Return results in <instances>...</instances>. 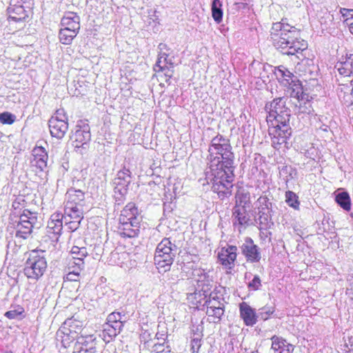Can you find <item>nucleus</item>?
<instances>
[{"label":"nucleus","instance_id":"1","mask_svg":"<svg viewBox=\"0 0 353 353\" xmlns=\"http://www.w3.org/2000/svg\"><path fill=\"white\" fill-rule=\"evenodd\" d=\"M208 152L205 180L208 184H212L213 192L223 199L232 194L234 154L230 141L222 135H217L212 139Z\"/></svg>","mask_w":353,"mask_h":353},{"label":"nucleus","instance_id":"2","mask_svg":"<svg viewBox=\"0 0 353 353\" xmlns=\"http://www.w3.org/2000/svg\"><path fill=\"white\" fill-rule=\"evenodd\" d=\"M270 38L273 46L282 54L288 56H296L301 59L302 52L307 49V42L301 39L300 30L294 26L281 22L272 24Z\"/></svg>","mask_w":353,"mask_h":353},{"label":"nucleus","instance_id":"3","mask_svg":"<svg viewBox=\"0 0 353 353\" xmlns=\"http://www.w3.org/2000/svg\"><path fill=\"white\" fill-rule=\"evenodd\" d=\"M177 251V246L170 239L164 238L157 245L154 261L159 272H165L170 270Z\"/></svg>","mask_w":353,"mask_h":353},{"label":"nucleus","instance_id":"4","mask_svg":"<svg viewBox=\"0 0 353 353\" xmlns=\"http://www.w3.org/2000/svg\"><path fill=\"white\" fill-rule=\"evenodd\" d=\"M47 269V261L45 256V251L32 250L25 263L23 269L24 274L28 278L39 280L45 273Z\"/></svg>","mask_w":353,"mask_h":353},{"label":"nucleus","instance_id":"5","mask_svg":"<svg viewBox=\"0 0 353 353\" xmlns=\"http://www.w3.org/2000/svg\"><path fill=\"white\" fill-rule=\"evenodd\" d=\"M288 99L278 97L267 103L265 110L268 112V122L285 123L289 122L291 117L290 110L286 106Z\"/></svg>","mask_w":353,"mask_h":353},{"label":"nucleus","instance_id":"6","mask_svg":"<svg viewBox=\"0 0 353 353\" xmlns=\"http://www.w3.org/2000/svg\"><path fill=\"white\" fill-rule=\"evenodd\" d=\"M334 68L339 72V77L336 75L337 81H343V79H348L346 83H339L340 86H343L341 92L344 90V93L350 94L353 90V54H350L344 61L336 63Z\"/></svg>","mask_w":353,"mask_h":353},{"label":"nucleus","instance_id":"7","mask_svg":"<svg viewBox=\"0 0 353 353\" xmlns=\"http://www.w3.org/2000/svg\"><path fill=\"white\" fill-rule=\"evenodd\" d=\"M131 181L132 176L129 169L124 167L117 172L112 184L114 186V196L118 204H120L124 200Z\"/></svg>","mask_w":353,"mask_h":353},{"label":"nucleus","instance_id":"8","mask_svg":"<svg viewBox=\"0 0 353 353\" xmlns=\"http://www.w3.org/2000/svg\"><path fill=\"white\" fill-rule=\"evenodd\" d=\"M272 127L269 130V134L272 139V145L279 149L282 144H286L288 139L292 135V128L289 122L277 123L272 122Z\"/></svg>","mask_w":353,"mask_h":353},{"label":"nucleus","instance_id":"9","mask_svg":"<svg viewBox=\"0 0 353 353\" xmlns=\"http://www.w3.org/2000/svg\"><path fill=\"white\" fill-rule=\"evenodd\" d=\"M80 322L73 320H66L57 332V337L61 338V341L64 347L70 345V343L76 339H77L78 332L81 328ZM78 343H77L76 345Z\"/></svg>","mask_w":353,"mask_h":353},{"label":"nucleus","instance_id":"10","mask_svg":"<svg viewBox=\"0 0 353 353\" xmlns=\"http://www.w3.org/2000/svg\"><path fill=\"white\" fill-rule=\"evenodd\" d=\"M295 88H292L291 97L294 98L296 101L294 102L295 105L294 112L296 114H310L312 111V105L308 99V94L303 92V88L298 81V83H294Z\"/></svg>","mask_w":353,"mask_h":353},{"label":"nucleus","instance_id":"11","mask_svg":"<svg viewBox=\"0 0 353 353\" xmlns=\"http://www.w3.org/2000/svg\"><path fill=\"white\" fill-rule=\"evenodd\" d=\"M37 216L28 210H24L19 216L17 226L16 236L23 239L31 234L33 227L37 223Z\"/></svg>","mask_w":353,"mask_h":353},{"label":"nucleus","instance_id":"12","mask_svg":"<svg viewBox=\"0 0 353 353\" xmlns=\"http://www.w3.org/2000/svg\"><path fill=\"white\" fill-rule=\"evenodd\" d=\"M211 296L212 294H210V299L206 300L204 304L207 307L206 314L210 319V322L219 323L224 314V305L223 303L214 297L211 299Z\"/></svg>","mask_w":353,"mask_h":353},{"label":"nucleus","instance_id":"13","mask_svg":"<svg viewBox=\"0 0 353 353\" xmlns=\"http://www.w3.org/2000/svg\"><path fill=\"white\" fill-rule=\"evenodd\" d=\"M71 139L75 148H82L83 150H86L88 145V143L91 139L89 125H77L75 132L72 135Z\"/></svg>","mask_w":353,"mask_h":353},{"label":"nucleus","instance_id":"14","mask_svg":"<svg viewBox=\"0 0 353 353\" xmlns=\"http://www.w3.org/2000/svg\"><path fill=\"white\" fill-rule=\"evenodd\" d=\"M232 225L240 233L247 228L250 221L245 207L236 205L232 210Z\"/></svg>","mask_w":353,"mask_h":353},{"label":"nucleus","instance_id":"15","mask_svg":"<svg viewBox=\"0 0 353 353\" xmlns=\"http://www.w3.org/2000/svg\"><path fill=\"white\" fill-rule=\"evenodd\" d=\"M240 248L247 261L256 263L261 260V256L259 248L254 243L251 238L247 237L245 239V242L240 246Z\"/></svg>","mask_w":353,"mask_h":353},{"label":"nucleus","instance_id":"16","mask_svg":"<svg viewBox=\"0 0 353 353\" xmlns=\"http://www.w3.org/2000/svg\"><path fill=\"white\" fill-rule=\"evenodd\" d=\"M237 248L234 245H228L221 249L218 253L220 263L226 269L231 270L234 265L236 259Z\"/></svg>","mask_w":353,"mask_h":353},{"label":"nucleus","instance_id":"17","mask_svg":"<svg viewBox=\"0 0 353 353\" xmlns=\"http://www.w3.org/2000/svg\"><path fill=\"white\" fill-rule=\"evenodd\" d=\"M8 13V21L19 23L23 22L29 17L30 10L24 8L23 6L17 4L16 6H11V1L10 6L7 9Z\"/></svg>","mask_w":353,"mask_h":353},{"label":"nucleus","instance_id":"18","mask_svg":"<svg viewBox=\"0 0 353 353\" xmlns=\"http://www.w3.org/2000/svg\"><path fill=\"white\" fill-rule=\"evenodd\" d=\"M32 159L30 161L32 166H34L43 171L47 167V161L48 159V153L46 149L41 146H36L32 151Z\"/></svg>","mask_w":353,"mask_h":353},{"label":"nucleus","instance_id":"19","mask_svg":"<svg viewBox=\"0 0 353 353\" xmlns=\"http://www.w3.org/2000/svg\"><path fill=\"white\" fill-rule=\"evenodd\" d=\"M140 221L135 219L134 221L119 222L118 229L121 236L128 238L137 236L140 231Z\"/></svg>","mask_w":353,"mask_h":353},{"label":"nucleus","instance_id":"20","mask_svg":"<svg viewBox=\"0 0 353 353\" xmlns=\"http://www.w3.org/2000/svg\"><path fill=\"white\" fill-rule=\"evenodd\" d=\"M240 316L247 326H253L257 322L258 314L254 309L245 302L239 304Z\"/></svg>","mask_w":353,"mask_h":353},{"label":"nucleus","instance_id":"21","mask_svg":"<svg viewBox=\"0 0 353 353\" xmlns=\"http://www.w3.org/2000/svg\"><path fill=\"white\" fill-rule=\"evenodd\" d=\"M48 125L52 137L61 139L68 130V123L65 121L50 119Z\"/></svg>","mask_w":353,"mask_h":353},{"label":"nucleus","instance_id":"22","mask_svg":"<svg viewBox=\"0 0 353 353\" xmlns=\"http://www.w3.org/2000/svg\"><path fill=\"white\" fill-rule=\"evenodd\" d=\"M61 26L63 28L79 33L80 30V17L75 12H66L61 19Z\"/></svg>","mask_w":353,"mask_h":353},{"label":"nucleus","instance_id":"23","mask_svg":"<svg viewBox=\"0 0 353 353\" xmlns=\"http://www.w3.org/2000/svg\"><path fill=\"white\" fill-rule=\"evenodd\" d=\"M194 276H198L196 279L197 288L199 291L203 292V295L206 297L211 290L210 281L209 276L202 269H196L193 272Z\"/></svg>","mask_w":353,"mask_h":353},{"label":"nucleus","instance_id":"24","mask_svg":"<svg viewBox=\"0 0 353 353\" xmlns=\"http://www.w3.org/2000/svg\"><path fill=\"white\" fill-rule=\"evenodd\" d=\"M63 215L61 213H54L48 222L47 232L49 234L60 235L63 229Z\"/></svg>","mask_w":353,"mask_h":353},{"label":"nucleus","instance_id":"25","mask_svg":"<svg viewBox=\"0 0 353 353\" xmlns=\"http://www.w3.org/2000/svg\"><path fill=\"white\" fill-rule=\"evenodd\" d=\"M84 199V192L81 190L70 188L65 194V204L83 207L85 203Z\"/></svg>","mask_w":353,"mask_h":353},{"label":"nucleus","instance_id":"26","mask_svg":"<svg viewBox=\"0 0 353 353\" xmlns=\"http://www.w3.org/2000/svg\"><path fill=\"white\" fill-rule=\"evenodd\" d=\"M138 219L141 221L138 208L134 203H128L125 208L121 210L119 216V222L130 221Z\"/></svg>","mask_w":353,"mask_h":353},{"label":"nucleus","instance_id":"27","mask_svg":"<svg viewBox=\"0 0 353 353\" xmlns=\"http://www.w3.org/2000/svg\"><path fill=\"white\" fill-rule=\"evenodd\" d=\"M83 207L80 205H71L70 204H65L63 219L64 221L79 220L83 219Z\"/></svg>","mask_w":353,"mask_h":353},{"label":"nucleus","instance_id":"28","mask_svg":"<svg viewBox=\"0 0 353 353\" xmlns=\"http://www.w3.org/2000/svg\"><path fill=\"white\" fill-rule=\"evenodd\" d=\"M260 230H267L273 225L270 212L259 210V217L255 220Z\"/></svg>","mask_w":353,"mask_h":353},{"label":"nucleus","instance_id":"29","mask_svg":"<svg viewBox=\"0 0 353 353\" xmlns=\"http://www.w3.org/2000/svg\"><path fill=\"white\" fill-rule=\"evenodd\" d=\"M122 328L118 326V324L114 325L106 323L103 330V340L109 343L121 332Z\"/></svg>","mask_w":353,"mask_h":353},{"label":"nucleus","instance_id":"30","mask_svg":"<svg viewBox=\"0 0 353 353\" xmlns=\"http://www.w3.org/2000/svg\"><path fill=\"white\" fill-rule=\"evenodd\" d=\"M77 343L74 353H96V348L92 345L88 347V342L85 337L79 336L77 339Z\"/></svg>","mask_w":353,"mask_h":353},{"label":"nucleus","instance_id":"31","mask_svg":"<svg viewBox=\"0 0 353 353\" xmlns=\"http://www.w3.org/2000/svg\"><path fill=\"white\" fill-rule=\"evenodd\" d=\"M275 74L279 79H281L283 81H286V83H284L285 85H290L292 83L294 82L293 80V78L294 77V74L283 65L278 67L275 72Z\"/></svg>","mask_w":353,"mask_h":353},{"label":"nucleus","instance_id":"32","mask_svg":"<svg viewBox=\"0 0 353 353\" xmlns=\"http://www.w3.org/2000/svg\"><path fill=\"white\" fill-rule=\"evenodd\" d=\"M335 200L344 210L349 211L351 209V200L347 192H342L336 194Z\"/></svg>","mask_w":353,"mask_h":353},{"label":"nucleus","instance_id":"33","mask_svg":"<svg viewBox=\"0 0 353 353\" xmlns=\"http://www.w3.org/2000/svg\"><path fill=\"white\" fill-rule=\"evenodd\" d=\"M78 33L61 28L59 32V39L61 43L64 45H70L72 40L77 37Z\"/></svg>","mask_w":353,"mask_h":353},{"label":"nucleus","instance_id":"34","mask_svg":"<svg viewBox=\"0 0 353 353\" xmlns=\"http://www.w3.org/2000/svg\"><path fill=\"white\" fill-rule=\"evenodd\" d=\"M222 3L220 0H213L212 3V15L214 20L219 23L223 19Z\"/></svg>","mask_w":353,"mask_h":353},{"label":"nucleus","instance_id":"35","mask_svg":"<svg viewBox=\"0 0 353 353\" xmlns=\"http://www.w3.org/2000/svg\"><path fill=\"white\" fill-rule=\"evenodd\" d=\"M272 340V346L271 348L274 350V353H278L281 350H285L287 345H289L290 343L287 342L286 340L283 339L282 337L277 336L276 335L273 336L271 338Z\"/></svg>","mask_w":353,"mask_h":353},{"label":"nucleus","instance_id":"36","mask_svg":"<svg viewBox=\"0 0 353 353\" xmlns=\"http://www.w3.org/2000/svg\"><path fill=\"white\" fill-rule=\"evenodd\" d=\"M70 252L72 258L70 261L73 262H77L78 259L83 261V259L88 255L87 249L85 247L73 246Z\"/></svg>","mask_w":353,"mask_h":353},{"label":"nucleus","instance_id":"37","mask_svg":"<svg viewBox=\"0 0 353 353\" xmlns=\"http://www.w3.org/2000/svg\"><path fill=\"white\" fill-rule=\"evenodd\" d=\"M285 202L290 207L294 210H298L299 208L300 202L299 197L292 191L288 190L285 192Z\"/></svg>","mask_w":353,"mask_h":353},{"label":"nucleus","instance_id":"38","mask_svg":"<svg viewBox=\"0 0 353 353\" xmlns=\"http://www.w3.org/2000/svg\"><path fill=\"white\" fill-rule=\"evenodd\" d=\"M122 315L119 312H113L108 316L107 323L114 325L118 324V326L123 327V322L122 321Z\"/></svg>","mask_w":353,"mask_h":353},{"label":"nucleus","instance_id":"39","mask_svg":"<svg viewBox=\"0 0 353 353\" xmlns=\"http://www.w3.org/2000/svg\"><path fill=\"white\" fill-rule=\"evenodd\" d=\"M168 55L164 52L159 55L158 60L154 66V70L156 72H159L161 70L165 69V65H168Z\"/></svg>","mask_w":353,"mask_h":353},{"label":"nucleus","instance_id":"40","mask_svg":"<svg viewBox=\"0 0 353 353\" xmlns=\"http://www.w3.org/2000/svg\"><path fill=\"white\" fill-rule=\"evenodd\" d=\"M274 312V307L265 305L259 310L258 318L265 321L269 319L271 314Z\"/></svg>","mask_w":353,"mask_h":353},{"label":"nucleus","instance_id":"41","mask_svg":"<svg viewBox=\"0 0 353 353\" xmlns=\"http://www.w3.org/2000/svg\"><path fill=\"white\" fill-rule=\"evenodd\" d=\"M84 267V261L78 259L77 262L69 261L68 263V272L79 273L80 274L81 270Z\"/></svg>","mask_w":353,"mask_h":353},{"label":"nucleus","instance_id":"42","mask_svg":"<svg viewBox=\"0 0 353 353\" xmlns=\"http://www.w3.org/2000/svg\"><path fill=\"white\" fill-rule=\"evenodd\" d=\"M259 211L270 212V209L272 207V203L269 202V199L267 196H260L257 200Z\"/></svg>","mask_w":353,"mask_h":353},{"label":"nucleus","instance_id":"43","mask_svg":"<svg viewBox=\"0 0 353 353\" xmlns=\"http://www.w3.org/2000/svg\"><path fill=\"white\" fill-rule=\"evenodd\" d=\"M16 120V116L10 112H4L0 114V122L3 124H12Z\"/></svg>","mask_w":353,"mask_h":353},{"label":"nucleus","instance_id":"44","mask_svg":"<svg viewBox=\"0 0 353 353\" xmlns=\"http://www.w3.org/2000/svg\"><path fill=\"white\" fill-rule=\"evenodd\" d=\"M344 344L342 350L345 353H353V336L343 337Z\"/></svg>","mask_w":353,"mask_h":353},{"label":"nucleus","instance_id":"45","mask_svg":"<svg viewBox=\"0 0 353 353\" xmlns=\"http://www.w3.org/2000/svg\"><path fill=\"white\" fill-rule=\"evenodd\" d=\"M11 1V6H16L17 4H19L22 6H23L26 8H28V10H30L32 8V6L34 5V0H10Z\"/></svg>","mask_w":353,"mask_h":353},{"label":"nucleus","instance_id":"46","mask_svg":"<svg viewBox=\"0 0 353 353\" xmlns=\"http://www.w3.org/2000/svg\"><path fill=\"white\" fill-rule=\"evenodd\" d=\"M190 346L192 353H199L201 346V339L199 337L192 339Z\"/></svg>","mask_w":353,"mask_h":353},{"label":"nucleus","instance_id":"47","mask_svg":"<svg viewBox=\"0 0 353 353\" xmlns=\"http://www.w3.org/2000/svg\"><path fill=\"white\" fill-rule=\"evenodd\" d=\"M261 286V281L258 275H255L248 283V288L252 290H258Z\"/></svg>","mask_w":353,"mask_h":353},{"label":"nucleus","instance_id":"48","mask_svg":"<svg viewBox=\"0 0 353 353\" xmlns=\"http://www.w3.org/2000/svg\"><path fill=\"white\" fill-rule=\"evenodd\" d=\"M26 205V201L22 196H18L17 197L14 201L12 202V208L17 210H21L25 207Z\"/></svg>","mask_w":353,"mask_h":353},{"label":"nucleus","instance_id":"49","mask_svg":"<svg viewBox=\"0 0 353 353\" xmlns=\"http://www.w3.org/2000/svg\"><path fill=\"white\" fill-rule=\"evenodd\" d=\"M81 221L72 220V219H70V220H68V221H64L65 225L68 226V229L71 232H74V231H75L76 230L78 229V228H79V226L80 225Z\"/></svg>","mask_w":353,"mask_h":353},{"label":"nucleus","instance_id":"50","mask_svg":"<svg viewBox=\"0 0 353 353\" xmlns=\"http://www.w3.org/2000/svg\"><path fill=\"white\" fill-rule=\"evenodd\" d=\"M55 119L60 121H68V117L65 115V110L63 109H59L56 111L55 114L50 118Z\"/></svg>","mask_w":353,"mask_h":353},{"label":"nucleus","instance_id":"51","mask_svg":"<svg viewBox=\"0 0 353 353\" xmlns=\"http://www.w3.org/2000/svg\"><path fill=\"white\" fill-rule=\"evenodd\" d=\"M80 278V274L79 273H71L68 272L66 275L63 277L64 281H78Z\"/></svg>","mask_w":353,"mask_h":353},{"label":"nucleus","instance_id":"52","mask_svg":"<svg viewBox=\"0 0 353 353\" xmlns=\"http://www.w3.org/2000/svg\"><path fill=\"white\" fill-rule=\"evenodd\" d=\"M173 65L170 63V65H165V69L161 70L160 72H163L166 77L171 78L173 74Z\"/></svg>","mask_w":353,"mask_h":353},{"label":"nucleus","instance_id":"53","mask_svg":"<svg viewBox=\"0 0 353 353\" xmlns=\"http://www.w3.org/2000/svg\"><path fill=\"white\" fill-rule=\"evenodd\" d=\"M22 312H18L17 310H10L5 313V316L9 319H14L18 316L21 315Z\"/></svg>","mask_w":353,"mask_h":353},{"label":"nucleus","instance_id":"54","mask_svg":"<svg viewBox=\"0 0 353 353\" xmlns=\"http://www.w3.org/2000/svg\"><path fill=\"white\" fill-rule=\"evenodd\" d=\"M347 16L350 17L351 20V21L347 23L349 26V30L351 34H353V9L347 10Z\"/></svg>","mask_w":353,"mask_h":353},{"label":"nucleus","instance_id":"55","mask_svg":"<svg viewBox=\"0 0 353 353\" xmlns=\"http://www.w3.org/2000/svg\"><path fill=\"white\" fill-rule=\"evenodd\" d=\"M319 128L324 132H328L330 130V126L328 125L321 123L319 125Z\"/></svg>","mask_w":353,"mask_h":353},{"label":"nucleus","instance_id":"56","mask_svg":"<svg viewBox=\"0 0 353 353\" xmlns=\"http://www.w3.org/2000/svg\"><path fill=\"white\" fill-rule=\"evenodd\" d=\"M261 231V236H265V237L268 236V234H270V232H268V230H260Z\"/></svg>","mask_w":353,"mask_h":353},{"label":"nucleus","instance_id":"57","mask_svg":"<svg viewBox=\"0 0 353 353\" xmlns=\"http://www.w3.org/2000/svg\"><path fill=\"white\" fill-rule=\"evenodd\" d=\"M347 290L350 291V292L353 294V281L352 283H350V287L347 288Z\"/></svg>","mask_w":353,"mask_h":353},{"label":"nucleus","instance_id":"58","mask_svg":"<svg viewBox=\"0 0 353 353\" xmlns=\"http://www.w3.org/2000/svg\"><path fill=\"white\" fill-rule=\"evenodd\" d=\"M165 46H166V45H165V44H164V43H160V44L159 45V48L161 50H163V49L165 48Z\"/></svg>","mask_w":353,"mask_h":353}]
</instances>
